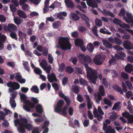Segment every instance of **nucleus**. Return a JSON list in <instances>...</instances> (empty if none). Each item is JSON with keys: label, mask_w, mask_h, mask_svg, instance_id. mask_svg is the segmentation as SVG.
Returning a JSON list of instances; mask_svg holds the SVG:
<instances>
[{"label": "nucleus", "mask_w": 133, "mask_h": 133, "mask_svg": "<svg viewBox=\"0 0 133 133\" xmlns=\"http://www.w3.org/2000/svg\"><path fill=\"white\" fill-rule=\"evenodd\" d=\"M22 64L25 68V69L29 72L30 71V69L29 66L28 62L26 61H23Z\"/></svg>", "instance_id": "nucleus-27"}, {"label": "nucleus", "mask_w": 133, "mask_h": 133, "mask_svg": "<svg viewBox=\"0 0 133 133\" xmlns=\"http://www.w3.org/2000/svg\"><path fill=\"white\" fill-rule=\"evenodd\" d=\"M95 23L96 25L98 26H100L102 25V22L101 20L99 19H96Z\"/></svg>", "instance_id": "nucleus-41"}, {"label": "nucleus", "mask_w": 133, "mask_h": 133, "mask_svg": "<svg viewBox=\"0 0 133 133\" xmlns=\"http://www.w3.org/2000/svg\"><path fill=\"white\" fill-rule=\"evenodd\" d=\"M104 102L105 104L109 106H111L112 103L110 101L106 98H105L104 99Z\"/></svg>", "instance_id": "nucleus-44"}, {"label": "nucleus", "mask_w": 133, "mask_h": 133, "mask_svg": "<svg viewBox=\"0 0 133 133\" xmlns=\"http://www.w3.org/2000/svg\"><path fill=\"white\" fill-rule=\"evenodd\" d=\"M80 83L81 84H83L85 85H87L88 83L87 81L81 77L79 78Z\"/></svg>", "instance_id": "nucleus-38"}, {"label": "nucleus", "mask_w": 133, "mask_h": 133, "mask_svg": "<svg viewBox=\"0 0 133 133\" xmlns=\"http://www.w3.org/2000/svg\"><path fill=\"white\" fill-rule=\"evenodd\" d=\"M114 88L116 90L120 92L121 94H123V92L122 90L121 89L118 87L117 85H115L114 87Z\"/></svg>", "instance_id": "nucleus-51"}, {"label": "nucleus", "mask_w": 133, "mask_h": 133, "mask_svg": "<svg viewBox=\"0 0 133 133\" xmlns=\"http://www.w3.org/2000/svg\"><path fill=\"white\" fill-rule=\"evenodd\" d=\"M77 60V58L75 57H71L70 59V61H71L74 65L76 64Z\"/></svg>", "instance_id": "nucleus-56"}, {"label": "nucleus", "mask_w": 133, "mask_h": 133, "mask_svg": "<svg viewBox=\"0 0 133 133\" xmlns=\"http://www.w3.org/2000/svg\"><path fill=\"white\" fill-rule=\"evenodd\" d=\"M4 27L6 30H8L10 32L12 30L17 31L18 30L17 26L12 24H9L7 26H5V28Z\"/></svg>", "instance_id": "nucleus-9"}, {"label": "nucleus", "mask_w": 133, "mask_h": 133, "mask_svg": "<svg viewBox=\"0 0 133 133\" xmlns=\"http://www.w3.org/2000/svg\"><path fill=\"white\" fill-rule=\"evenodd\" d=\"M14 20L15 23L17 25H20L21 23V20L18 17H15Z\"/></svg>", "instance_id": "nucleus-39"}, {"label": "nucleus", "mask_w": 133, "mask_h": 133, "mask_svg": "<svg viewBox=\"0 0 133 133\" xmlns=\"http://www.w3.org/2000/svg\"><path fill=\"white\" fill-rule=\"evenodd\" d=\"M121 76L122 78L125 79H127L129 78L128 75L125 72H122Z\"/></svg>", "instance_id": "nucleus-52"}, {"label": "nucleus", "mask_w": 133, "mask_h": 133, "mask_svg": "<svg viewBox=\"0 0 133 133\" xmlns=\"http://www.w3.org/2000/svg\"><path fill=\"white\" fill-rule=\"evenodd\" d=\"M133 70V66L132 65L130 64H128L125 68V71L129 73H131Z\"/></svg>", "instance_id": "nucleus-18"}, {"label": "nucleus", "mask_w": 133, "mask_h": 133, "mask_svg": "<svg viewBox=\"0 0 133 133\" xmlns=\"http://www.w3.org/2000/svg\"><path fill=\"white\" fill-rule=\"evenodd\" d=\"M126 97L128 98H129L130 97L133 96V94L130 91H128L126 93Z\"/></svg>", "instance_id": "nucleus-61"}, {"label": "nucleus", "mask_w": 133, "mask_h": 133, "mask_svg": "<svg viewBox=\"0 0 133 133\" xmlns=\"http://www.w3.org/2000/svg\"><path fill=\"white\" fill-rule=\"evenodd\" d=\"M65 2L67 7L71 8L74 7V4L70 0H65Z\"/></svg>", "instance_id": "nucleus-22"}, {"label": "nucleus", "mask_w": 133, "mask_h": 133, "mask_svg": "<svg viewBox=\"0 0 133 133\" xmlns=\"http://www.w3.org/2000/svg\"><path fill=\"white\" fill-rule=\"evenodd\" d=\"M124 47L127 49H131L133 48V43L130 41L126 42L125 43H123Z\"/></svg>", "instance_id": "nucleus-13"}, {"label": "nucleus", "mask_w": 133, "mask_h": 133, "mask_svg": "<svg viewBox=\"0 0 133 133\" xmlns=\"http://www.w3.org/2000/svg\"><path fill=\"white\" fill-rule=\"evenodd\" d=\"M119 26L125 29L127 28H130V26L128 25L127 24L123 23H121L119 25Z\"/></svg>", "instance_id": "nucleus-31"}, {"label": "nucleus", "mask_w": 133, "mask_h": 133, "mask_svg": "<svg viewBox=\"0 0 133 133\" xmlns=\"http://www.w3.org/2000/svg\"><path fill=\"white\" fill-rule=\"evenodd\" d=\"M64 102L62 100H59L57 103V106L55 108V111L57 113H59L61 111V107L64 104Z\"/></svg>", "instance_id": "nucleus-8"}, {"label": "nucleus", "mask_w": 133, "mask_h": 133, "mask_svg": "<svg viewBox=\"0 0 133 133\" xmlns=\"http://www.w3.org/2000/svg\"><path fill=\"white\" fill-rule=\"evenodd\" d=\"M87 49L90 52H92L94 49V47L91 43L88 44L87 46Z\"/></svg>", "instance_id": "nucleus-29"}, {"label": "nucleus", "mask_w": 133, "mask_h": 133, "mask_svg": "<svg viewBox=\"0 0 133 133\" xmlns=\"http://www.w3.org/2000/svg\"><path fill=\"white\" fill-rule=\"evenodd\" d=\"M36 111L40 114H41L43 112L42 107L40 104H38L36 106Z\"/></svg>", "instance_id": "nucleus-25"}, {"label": "nucleus", "mask_w": 133, "mask_h": 133, "mask_svg": "<svg viewBox=\"0 0 133 133\" xmlns=\"http://www.w3.org/2000/svg\"><path fill=\"white\" fill-rule=\"evenodd\" d=\"M105 57V56L96 55L93 59L94 62L97 65H101L103 63V61L104 60Z\"/></svg>", "instance_id": "nucleus-4"}, {"label": "nucleus", "mask_w": 133, "mask_h": 133, "mask_svg": "<svg viewBox=\"0 0 133 133\" xmlns=\"http://www.w3.org/2000/svg\"><path fill=\"white\" fill-rule=\"evenodd\" d=\"M75 71L77 74H82L83 72L82 70L78 67H76L75 68Z\"/></svg>", "instance_id": "nucleus-43"}, {"label": "nucleus", "mask_w": 133, "mask_h": 133, "mask_svg": "<svg viewBox=\"0 0 133 133\" xmlns=\"http://www.w3.org/2000/svg\"><path fill=\"white\" fill-rule=\"evenodd\" d=\"M93 112L94 115V117L97 118V120L98 121H100L103 118V116L98 114L97 112V109L96 108H94Z\"/></svg>", "instance_id": "nucleus-15"}, {"label": "nucleus", "mask_w": 133, "mask_h": 133, "mask_svg": "<svg viewBox=\"0 0 133 133\" xmlns=\"http://www.w3.org/2000/svg\"><path fill=\"white\" fill-rule=\"evenodd\" d=\"M70 18L72 20L76 21L79 19V17L76 14L73 13H71L69 15Z\"/></svg>", "instance_id": "nucleus-20"}, {"label": "nucleus", "mask_w": 133, "mask_h": 133, "mask_svg": "<svg viewBox=\"0 0 133 133\" xmlns=\"http://www.w3.org/2000/svg\"><path fill=\"white\" fill-rule=\"evenodd\" d=\"M122 115L128 118V123L132 124L133 123V115H130L129 112H126L122 113Z\"/></svg>", "instance_id": "nucleus-7"}, {"label": "nucleus", "mask_w": 133, "mask_h": 133, "mask_svg": "<svg viewBox=\"0 0 133 133\" xmlns=\"http://www.w3.org/2000/svg\"><path fill=\"white\" fill-rule=\"evenodd\" d=\"M68 107L66 106H65L62 111V112L63 115H66L67 113Z\"/></svg>", "instance_id": "nucleus-54"}, {"label": "nucleus", "mask_w": 133, "mask_h": 133, "mask_svg": "<svg viewBox=\"0 0 133 133\" xmlns=\"http://www.w3.org/2000/svg\"><path fill=\"white\" fill-rule=\"evenodd\" d=\"M34 72L37 74H40L42 72V71L39 68H35L34 69Z\"/></svg>", "instance_id": "nucleus-63"}, {"label": "nucleus", "mask_w": 133, "mask_h": 133, "mask_svg": "<svg viewBox=\"0 0 133 133\" xmlns=\"http://www.w3.org/2000/svg\"><path fill=\"white\" fill-rule=\"evenodd\" d=\"M43 69L48 74H49L51 70V65H49L47 66H44L42 67Z\"/></svg>", "instance_id": "nucleus-28"}, {"label": "nucleus", "mask_w": 133, "mask_h": 133, "mask_svg": "<svg viewBox=\"0 0 133 133\" xmlns=\"http://www.w3.org/2000/svg\"><path fill=\"white\" fill-rule=\"evenodd\" d=\"M25 104L23 106L24 109L26 111L28 112L32 110L30 108H33L35 106V105L33 103L31 102L30 101L28 100H26L25 101Z\"/></svg>", "instance_id": "nucleus-5"}, {"label": "nucleus", "mask_w": 133, "mask_h": 133, "mask_svg": "<svg viewBox=\"0 0 133 133\" xmlns=\"http://www.w3.org/2000/svg\"><path fill=\"white\" fill-rule=\"evenodd\" d=\"M99 91L102 96H104L105 95L104 88L103 86L101 85L100 86L99 88Z\"/></svg>", "instance_id": "nucleus-42"}, {"label": "nucleus", "mask_w": 133, "mask_h": 133, "mask_svg": "<svg viewBox=\"0 0 133 133\" xmlns=\"http://www.w3.org/2000/svg\"><path fill=\"white\" fill-rule=\"evenodd\" d=\"M126 14L129 20L133 18V16L131 13L127 11Z\"/></svg>", "instance_id": "nucleus-57"}, {"label": "nucleus", "mask_w": 133, "mask_h": 133, "mask_svg": "<svg viewBox=\"0 0 133 133\" xmlns=\"http://www.w3.org/2000/svg\"><path fill=\"white\" fill-rule=\"evenodd\" d=\"M125 83L130 90H132L133 89V87L131 83L129 81H128L125 82Z\"/></svg>", "instance_id": "nucleus-48"}, {"label": "nucleus", "mask_w": 133, "mask_h": 133, "mask_svg": "<svg viewBox=\"0 0 133 133\" xmlns=\"http://www.w3.org/2000/svg\"><path fill=\"white\" fill-rule=\"evenodd\" d=\"M7 86L11 87L12 89L17 90L20 87L19 84L16 82H12L10 81L6 84Z\"/></svg>", "instance_id": "nucleus-6"}, {"label": "nucleus", "mask_w": 133, "mask_h": 133, "mask_svg": "<svg viewBox=\"0 0 133 133\" xmlns=\"http://www.w3.org/2000/svg\"><path fill=\"white\" fill-rule=\"evenodd\" d=\"M65 65L63 63L61 64L59 67L58 69L59 71L60 72H62L65 69Z\"/></svg>", "instance_id": "nucleus-45"}, {"label": "nucleus", "mask_w": 133, "mask_h": 133, "mask_svg": "<svg viewBox=\"0 0 133 133\" xmlns=\"http://www.w3.org/2000/svg\"><path fill=\"white\" fill-rule=\"evenodd\" d=\"M65 70L68 73H71L73 71V69L70 66H68L66 68Z\"/></svg>", "instance_id": "nucleus-46"}, {"label": "nucleus", "mask_w": 133, "mask_h": 133, "mask_svg": "<svg viewBox=\"0 0 133 133\" xmlns=\"http://www.w3.org/2000/svg\"><path fill=\"white\" fill-rule=\"evenodd\" d=\"M109 64L114 65L116 63V61L114 57H112L109 61Z\"/></svg>", "instance_id": "nucleus-49"}, {"label": "nucleus", "mask_w": 133, "mask_h": 133, "mask_svg": "<svg viewBox=\"0 0 133 133\" xmlns=\"http://www.w3.org/2000/svg\"><path fill=\"white\" fill-rule=\"evenodd\" d=\"M10 103L12 108H13L16 107V105L15 101L13 98L10 99Z\"/></svg>", "instance_id": "nucleus-35"}, {"label": "nucleus", "mask_w": 133, "mask_h": 133, "mask_svg": "<svg viewBox=\"0 0 133 133\" xmlns=\"http://www.w3.org/2000/svg\"><path fill=\"white\" fill-rule=\"evenodd\" d=\"M92 31L94 34L96 36H98V35L97 34V27L96 26H95L92 28Z\"/></svg>", "instance_id": "nucleus-50"}, {"label": "nucleus", "mask_w": 133, "mask_h": 133, "mask_svg": "<svg viewBox=\"0 0 133 133\" xmlns=\"http://www.w3.org/2000/svg\"><path fill=\"white\" fill-rule=\"evenodd\" d=\"M78 56L79 59L84 64L87 73V76L91 83L94 84H96V81L97 78V72L95 69H92L89 67L86 63L91 62V59L88 55L85 56L83 54H79Z\"/></svg>", "instance_id": "nucleus-1"}, {"label": "nucleus", "mask_w": 133, "mask_h": 133, "mask_svg": "<svg viewBox=\"0 0 133 133\" xmlns=\"http://www.w3.org/2000/svg\"><path fill=\"white\" fill-rule=\"evenodd\" d=\"M81 18L83 20L86 21H88V17L85 14H81Z\"/></svg>", "instance_id": "nucleus-64"}, {"label": "nucleus", "mask_w": 133, "mask_h": 133, "mask_svg": "<svg viewBox=\"0 0 133 133\" xmlns=\"http://www.w3.org/2000/svg\"><path fill=\"white\" fill-rule=\"evenodd\" d=\"M10 8L12 12H14L17 10V9L16 7L13 4H11L10 5Z\"/></svg>", "instance_id": "nucleus-60"}, {"label": "nucleus", "mask_w": 133, "mask_h": 133, "mask_svg": "<svg viewBox=\"0 0 133 133\" xmlns=\"http://www.w3.org/2000/svg\"><path fill=\"white\" fill-rule=\"evenodd\" d=\"M75 44L78 46L79 47L83 44V41L81 39H77L75 40Z\"/></svg>", "instance_id": "nucleus-24"}, {"label": "nucleus", "mask_w": 133, "mask_h": 133, "mask_svg": "<svg viewBox=\"0 0 133 133\" xmlns=\"http://www.w3.org/2000/svg\"><path fill=\"white\" fill-rule=\"evenodd\" d=\"M23 9L26 11L29 10L30 9L29 6L27 4H25L22 6Z\"/></svg>", "instance_id": "nucleus-59"}, {"label": "nucleus", "mask_w": 133, "mask_h": 133, "mask_svg": "<svg viewBox=\"0 0 133 133\" xmlns=\"http://www.w3.org/2000/svg\"><path fill=\"white\" fill-rule=\"evenodd\" d=\"M42 130L40 129L39 127H35L32 131V133H40L42 131Z\"/></svg>", "instance_id": "nucleus-34"}, {"label": "nucleus", "mask_w": 133, "mask_h": 133, "mask_svg": "<svg viewBox=\"0 0 133 133\" xmlns=\"http://www.w3.org/2000/svg\"><path fill=\"white\" fill-rule=\"evenodd\" d=\"M17 14L19 16L23 18H25L27 17L25 12L21 10H18Z\"/></svg>", "instance_id": "nucleus-21"}, {"label": "nucleus", "mask_w": 133, "mask_h": 133, "mask_svg": "<svg viewBox=\"0 0 133 133\" xmlns=\"http://www.w3.org/2000/svg\"><path fill=\"white\" fill-rule=\"evenodd\" d=\"M72 90L74 93L76 94L79 91L78 87L76 85L72 86Z\"/></svg>", "instance_id": "nucleus-36"}, {"label": "nucleus", "mask_w": 133, "mask_h": 133, "mask_svg": "<svg viewBox=\"0 0 133 133\" xmlns=\"http://www.w3.org/2000/svg\"><path fill=\"white\" fill-rule=\"evenodd\" d=\"M86 2L87 5L89 6L92 8H97L98 6L94 0H87Z\"/></svg>", "instance_id": "nucleus-10"}, {"label": "nucleus", "mask_w": 133, "mask_h": 133, "mask_svg": "<svg viewBox=\"0 0 133 133\" xmlns=\"http://www.w3.org/2000/svg\"><path fill=\"white\" fill-rule=\"evenodd\" d=\"M26 129L30 131L33 128L32 125L30 124H27L25 125Z\"/></svg>", "instance_id": "nucleus-53"}, {"label": "nucleus", "mask_w": 133, "mask_h": 133, "mask_svg": "<svg viewBox=\"0 0 133 133\" xmlns=\"http://www.w3.org/2000/svg\"><path fill=\"white\" fill-rule=\"evenodd\" d=\"M59 95L61 97L64 98L65 101L66 102V105L68 106H69L70 103V101L69 99L66 97L61 92L59 93Z\"/></svg>", "instance_id": "nucleus-17"}, {"label": "nucleus", "mask_w": 133, "mask_h": 133, "mask_svg": "<svg viewBox=\"0 0 133 133\" xmlns=\"http://www.w3.org/2000/svg\"><path fill=\"white\" fill-rule=\"evenodd\" d=\"M59 44L61 48L63 50H70L71 48V44L69 39L67 37H61L60 38Z\"/></svg>", "instance_id": "nucleus-3"}, {"label": "nucleus", "mask_w": 133, "mask_h": 133, "mask_svg": "<svg viewBox=\"0 0 133 133\" xmlns=\"http://www.w3.org/2000/svg\"><path fill=\"white\" fill-rule=\"evenodd\" d=\"M118 117L117 114L115 113H112L109 116V118L111 121H113L117 119Z\"/></svg>", "instance_id": "nucleus-26"}, {"label": "nucleus", "mask_w": 133, "mask_h": 133, "mask_svg": "<svg viewBox=\"0 0 133 133\" xmlns=\"http://www.w3.org/2000/svg\"><path fill=\"white\" fill-rule=\"evenodd\" d=\"M113 22L114 23L118 25L121 23V21L119 19L116 18H115L113 19Z\"/></svg>", "instance_id": "nucleus-62"}, {"label": "nucleus", "mask_w": 133, "mask_h": 133, "mask_svg": "<svg viewBox=\"0 0 133 133\" xmlns=\"http://www.w3.org/2000/svg\"><path fill=\"white\" fill-rule=\"evenodd\" d=\"M115 41L116 42V43L118 44H120L122 43V41L117 37H116L114 38Z\"/></svg>", "instance_id": "nucleus-58"}, {"label": "nucleus", "mask_w": 133, "mask_h": 133, "mask_svg": "<svg viewBox=\"0 0 133 133\" xmlns=\"http://www.w3.org/2000/svg\"><path fill=\"white\" fill-rule=\"evenodd\" d=\"M21 122L18 119L15 120V126L17 127L18 125H19V128H17V130L19 133H25L24 128L25 125L28 122V120L25 118H21Z\"/></svg>", "instance_id": "nucleus-2"}, {"label": "nucleus", "mask_w": 133, "mask_h": 133, "mask_svg": "<svg viewBox=\"0 0 133 133\" xmlns=\"http://www.w3.org/2000/svg\"><path fill=\"white\" fill-rule=\"evenodd\" d=\"M120 102H118L116 103L114 105L112 108V110H119L120 108Z\"/></svg>", "instance_id": "nucleus-32"}, {"label": "nucleus", "mask_w": 133, "mask_h": 133, "mask_svg": "<svg viewBox=\"0 0 133 133\" xmlns=\"http://www.w3.org/2000/svg\"><path fill=\"white\" fill-rule=\"evenodd\" d=\"M31 91L36 93H38L39 91V90L38 87L36 85H34L31 89Z\"/></svg>", "instance_id": "nucleus-30"}, {"label": "nucleus", "mask_w": 133, "mask_h": 133, "mask_svg": "<svg viewBox=\"0 0 133 133\" xmlns=\"http://www.w3.org/2000/svg\"><path fill=\"white\" fill-rule=\"evenodd\" d=\"M101 12L105 16H110L113 17H115L114 15L109 11L104 9Z\"/></svg>", "instance_id": "nucleus-19"}, {"label": "nucleus", "mask_w": 133, "mask_h": 133, "mask_svg": "<svg viewBox=\"0 0 133 133\" xmlns=\"http://www.w3.org/2000/svg\"><path fill=\"white\" fill-rule=\"evenodd\" d=\"M94 95L95 96V99L96 102L98 104L99 103L100 101L102 99V97L100 94L98 92L97 95L95 94H94Z\"/></svg>", "instance_id": "nucleus-23"}, {"label": "nucleus", "mask_w": 133, "mask_h": 133, "mask_svg": "<svg viewBox=\"0 0 133 133\" xmlns=\"http://www.w3.org/2000/svg\"><path fill=\"white\" fill-rule=\"evenodd\" d=\"M47 77L48 81L52 83L54 81H57V80L56 77L54 74L51 73V74H48Z\"/></svg>", "instance_id": "nucleus-11"}, {"label": "nucleus", "mask_w": 133, "mask_h": 133, "mask_svg": "<svg viewBox=\"0 0 133 133\" xmlns=\"http://www.w3.org/2000/svg\"><path fill=\"white\" fill-rule=\"evenodd\" d=\"M11 37L12 39H14L16 40H17L18 38L16 33L14 32L11 31L10 34Z\"/></svg>", "instance_id": "nucleus-33"}, {"label": "nucleus", "mask_w": 133, "mask_h": 133, "mask_svg": "<svg viewBox=\"0 0 133 133\" xmlns=\"http://www.w3.org/2000/svg\"><path fill=\"white\" fill-rule=\"evenodd\" d=\"M16 79L17 81L21 83H24L26 81V80L24 79H22V76L19 73L15 74Z\"/></svg>", "instance_id": "nucleus-12"}, {"label": "nucleus", "mask_w": 133, "mask_h": 133, "mask_svg": "<svg viewBox=\"0 0 133 133\" xmlns=\"http://www.w3.org/2000/svg\"><path fill=\"white\" fill-rule=\"evenodd\" d=\"M102 81L106 87L108 88L109 87V84L107 83L106 78H103L102 79Z\"/></svg>", "instance_id": "nucleus-47"}, {"label": "nucleus", "mask_w": 133, "mask_h": 133, "mask_svg": "<svg viewBox=\"0 0 133 133\" xmlns=\"http://www.w3.org/2000/svg\"><path fill=\"white\" fill-rule=\"evenodd\" d=\"M102 41L103 45L109 49L112 48V44L109 43L107 40L103 39H102Z\"/></svg>", "instance_id": "nucleus-14"}, {"label": "nucleus", "mask_w": 133, "mask_h": 133, "mask_svg": "<svg viewBox=\"0 0 133 133\" xmlns=\"http://www.w3.org/2000/svg\"><path fill=\"white\" fill-rule=\"evenodd\" d=\"M47 64L46 61L45 59H43L42 62L40 63V65L41 67H42L44 66H46Z\"/></svg>", "instance_id": "nucleus-55"}, {"label": "nucleus", "mask_w": 133, "mask_h": 133, "mask_svg": "<svg viewBox=\"0 0 133 133\" xmlns=\"http://www.w3.org/2000/svg\"><path fill=\"white\" fill-rule=\"evenodd\" d=\"M18 35L19 37L21 38H25L26 37V34L20 30H18Z\"/></svg>", "instance_id": "nucleus-40"}, {"label": "nucleus", "mask_w": 133, "mask_h": 133, "mask_svg": "<svg viewBox=\"0 0 133 133\" xmlns=\"http://www.w3.org/2000/svg\"><path fill=\"white\" fill-rule=\"evenodd\" d=\"M6 38V36L4 35L1 36V34L0 33V50H2L3 48V45L2 42H4L5 41Z\"/></svg>", "instance_id": "nucleus-16"}, {"label": "nucleus", "mask_w": 133, "mask_h": 133, "mask_svg": "<svg viewBox=\"0 0 133 133\" xmlns=\"http://www.w3.org/2000/svg\"><path fill=\"white\" fill-rule=\"evenodd\" d=\"M61 25L60 23L59 22H56L53 23V27L54 29H57Z\"/></svg>", "instance_id": "nucleus-37"}]
</instances>
